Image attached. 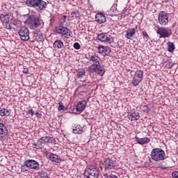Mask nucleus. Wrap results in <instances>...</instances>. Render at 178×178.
Wrapping results in <instances>:
<instances>
[{"instance_id":"aec40b11","label":"nucleus","mask_w":178,"mask_h":178,"mask_svg":"<svg viewBox=\"0 0 178 178\" xmlns=\"http://www.w3.org/2000/svg\"><path fill=\"white\" fill-rule=\"evenodd\" d=\"M47 2H45L44 0H38L36 10H44V9H47Z\"/></svg>"},{"instance_id":"39448f33","label":"nucleus","mask_w":178,"mask_h":178,"mask_svg":"<svg viewBox=\"0 0 178 178\" xmlns=\"http://www.w3.org/2000/svg\"><path fill=\"white\" fill-rule=\"evenodd\" d=\"M56 31L58 34H61V35L65 38H72V37H73V33L72 31L65 26H58L56 28Z\"/></svg>"},{"instance_id":"58836bf2","label":"nucleus","mask_w":178,"mask_h":178,"mask_svg":"<svg viewBox=\"0 0 178 178\" xmlns=\"http://www.w3.org/2000/svg\"><path fill=\"white\" fill-rule=\"evenodd\" d=\"M173 178H178V171H175L172 173Z\"/></svg>"},{"instance_id":"423d86ee","label":"nucleus","mask_w":178,"mask_h":178,"mask_svg":"<svg viewBox=\"0 0 178 178\" xmlns=\"http://www.w3.org/2000/svg\"><path fill=\"white\" fill-rule=\"evenodd\" d=\"M18 34L22 41H29V40H30V31H29V29L26 26L21 27Z\"/></svg>"},{"instance_id":"6ab92c4d","label":"nucleus","mask_w":178,"mask_h":178,"mask_svg":"<svg viewBox=\"0 0 178 178\" xmlns=\"http://www.w3.org/2000/svg\"><path fill=\"white\" fill-rule=\"evenodd\" d=\"M86 105H87L86 100L79 102L76 106V112H83L86 108Z\"/></svg>"},{"instance_id":"49530a36","label":"nucleus","mask_w":178,"mask_h":178,"mask_svg":"<svg viewBox=\"0 0 178 178\" xmlns=\"http://www.w3.org/2000/svg\"><path fill=\"white\" fill-rule=\"evenodd\" d=\"M105 52H106V49H104V54H105Z\"/></svg>"},{"instance_id":"6e6552de","label":"nucleus","mask_w":178,"mask_h":178,"mask_svg":"<svg viewBox=\"0 0 178 178\" xmlns=\"http://www.w3.org/2000/svg\"><path fill=\"white\" fill-rule=\"evenodd\" d=\"M159 24L161 26H166L169 23V17H168V13L165 11H161L158 16Z\"/></svg>"},{"instance_id":"bb28decb","label":"nucleus","mask_w":178,"mask_h":178,"mask_svg":"<svg viewBox=\"0 0 178 178\" xmlns=\"http://www.w3.org/2000/svg\"><path fill=\"white\" fill-rule=\"evenodd\" d=\"M21 172L23 173H26V172H29L30 170V168L29 167V164L27 163V161L26 160L23 165H21Z\"/></svg>"},{"instance_id":"2f4dec72","label":"nucleus","mask_w":178,"mask_h":178,"mask_svg":"<svg viewBox=\"0 0 178 178\" xmlns=\"http://www.w3.org/2000/svg\"><path fill=\"white\" fill-rule=\"evenodd\" d=\"M42 143H33V145L35 146L33 147V148H36V149H40L41 148H42V145H41Z\"/></svg>"},{"instance_id":"37998d69","label":"nucleus","mask_w":178,"mask_h":178,"mask_svg":"<svg viewBox=\"0 0 178 178\" xmlns=\"http://www.w3.org/2000/svg\"><path fill=\"white\" fill-rule=\"evenodd\" d=\"M109 177L110 178H118V176L115 175H113L111 174V175H109Z\"/></svg>"},{"instance_id":"a878e982","label":"nucleus","mask_w":178,"mask_h":178,"mask_svg":"<svg viewBox=\"0 0 178 178\" xmlns=\"http://www.w3.org/2000/svg\"><path fill=\"white\" fill-rule=\"evenodd\" d=\"M54 48H57V49H59L60 48H63L65 45L63 44V42L60 40H56L53 44Z\"/></svg>"},{"instance_id":"cd10ccee","label":"nucleus","mask_w":178,"mask_h":178,"mask_svg":"<svg viewBox=\"0 0 178 178\" xmlns=\"http://www.w3.org/2000/svg\"><path fill=\"white\" fill-rule=\"evenodd\" d=\"M83 131H84L83 130V127H81V126H80V125H76L73 129V133L74 134H81L83 133Z\"/></svg>"},{"instance_id":"2eb2a0df","label":"nucleus","mask_w":178,"mask_h":178,"mask_svg":"<svg viewBox=\"0 0 178 178\" xmlns=\"http://www.w3.org/2000/svg\"><path fill=\"white\" fill-rule=\"evenodd\" d=\"M135 140L136 143H138V144H140V145H144V144H148V143L151 141V139H149L148 137L138 138V136H136Z\"/></svg>"},{"instance_id":"f8f14e48","label":"nucleus","mask_w":178,"mask_h":178,"mask_svg":"<svg viewBox=\"0 0 178 178\" xmlns=\"http://www.w3.org/2000/svg\"><path fill=\"white\" fill-rule=\"evenodd\" d=\"M38 141L40 144H55L56 143L55 138L51 136H42Z\"/></svg>"},{"instance_id":"7ed1b4c3","label":"nucleus","mask_w":178,"mask_h":178,"mask_svg":"<svg viewBox=\"0 0 178 178\" xmlns=\"http://www.w3.org/2000/svg\"><path fill=\"white\" fill-rule=\"evenodd\" d=\"M87 71L89 73H97L99 76H104V74H105V68L104 67V65L92 64L88 67Z\"/></svg>"},{"instance_id":"473e14b6","label":"nucleus","mask_w":178,"mask_h":178,"mask_svg":"<svg viewBox=\"0 0 178 178\" xmlns=\"http://www.w3.org/2000/svg\"><path fill=\"white\" fill-rule=\"evenodd\" d=\"M143 35L144 40H146V41H148V38H149V35H148V33H147V31H143Z\"/></svg>"},{"instance_id":"c03bdc74","label":"nucleus","mask_w":178,"mask_h":178,"mask_svg":"<svg viewBox=\"0 0 178 178\" xmlns=\"http://www.w3.org/2000/svg\"><path fill=\"white\" fill-rule=\"evenodd\" d=\"M35 115H36L37 118H41V114L40 113L37 112L35 113Z\"/></svg>"},{"instance_id":"f3484780","label":"nucleus","mask_w":178,"mask_h":178,"mask_svg":"<svg viewBox=\"0 0 178 178\" xmlns=\"http://www.w3.org/2000/svg\"><path fill=\"white\" fill-rule=\"evenodd\" d=\"M88 60H90L92 65H101L99 64V60H101V58L98 57V56H95V55L88 56Z\"/></svg>"},{"instance_id":"c85d7f7f","label":"nucleus","mask_w":178,"mask_h":178,"mask_svg":"<svg viewBox=\"0 0 178 178\" xmlns=\"http://www.w3.org/2000/svg\"><path fill=\"white\" fill-rule=\"evenodd\" d=\"M175 44L172 42H168V51L169 52H173L175 51Z\"/></svg>"},{"instance_id":"4be33fe9","label":"nucleus","mask_w":178,"mask_h":178,"mask_svg":"<svg viewBox=\"0 0 178 178\" xmlns=\"http://www.w3.org/2000/svg\"><path fill=\"white\" fill-rule=\"evenodd\" d=\"M49 156L51 162H56V163H59V162H60V157L55 154L51 153Z\"/></svg>"},{"instance_id":"c756f323","label":"nucleus","mask_w":178,"mask_h":178,"mask_svg":"<svg viewBox=\"0 0 178 178\" xmlns=\"http://www.w3.org/2000/svg\"><path fill=\"white\" fill-rule=\"evenodd\" d=\"M34 38L38 42H41V41H42V40H44V37H42V35H36L34 36Z\"/></svg>"},{"instance_id":"e433bc0d","label":"nucleus","mask_w":178,"mask_h":178,"mask_svg":"<svg viewBox=\"0 0 178 178\" xmlns=\"http://www.w3.org/2000/svg\"><path fill=\"white\" fill-rule=\"evenodd\" d=\"M80 44H79V42H75L74 43V48L75 49H80Z\"/></svg>"},{"instance_id":"9b49d317","label":"nucleus","mask_w":178,"mask_h":178,"mask_svg":"<svg viewBox=\"0 0 178 178\" xmlns=\"http://www.w3.org/2000/svg\"><path fill=\"white\" fill-rule=\"evenodd\" d=\"M97 39L102 42H108V44H112V42H113V38L107 33L99 34L97 35Z\"/></svg>"},{"instance_id":"f257e3e1","label":"nucleus","mask_w":178,"mask_h":178,"mask_svg":"<svg viewBox=\"0 0 178 178\" xmlns=\"http://www.w3.org/2000/svg\"><path fill=\"white\" fill-rule=\"evenodd\" d=\"M28 27L31 30H37L41 29L44 26V22L37 15H31L27 19Z\"/></svg>"},{"instance_id":"4c0bfd02","label":"nucleus","mask_w":178,"mask_h":178,"mask_svg":"<svg viewBox=\"0 0 178 178\" xmlns=\"http://www.w3.org/2000/svg\"><path fill=\"white\" fill-rule=\"evenodd\" d=\"M26 113H28L29 115H31V116H33L34 115V111H33V109H28Z\"/></svg>"},{"instance_id":"f03ea898","label":"nucleus","mask_w":178,"mask_h":178,"mask_svg":"<svg viewBox=\"0 0 178 178\" xmlns=\"http://www.w3.org/2000/svg\"><path fill=\"white\" fill-rule=\"evenodd\" d=\"M150 156L153 161L159 162V161H163V159H165V151L159 148L153 149L151 152Z\"/></svg>"},{"instance_id":"b1692460","label":"nucleus","mask_w":178,"mask_h":178,"mask_svg":"<svg viewBox=\"0 0 178 178\" xmlns=\"http://www.w3.org/2000/svg\"><path fill=\"white\" fill-rule=\"evenodd\" d=\"M8 136V129L3 124L0 123V136Z\"/></svg>"},{"instance_id":"393cba45","label":"nucleus","mask_w":178,"mask_h":178,"mask_svg":"<svg viewBox=\"0 0 178 178\" xmlns=\"http://www.w3.org/2000/svg\"><path fill=\"white\" fill-rule=\"evenodd\" d=\"M128 118L130 120H138L140 119V113L134 112L128 115Z\"/></svg>"},{"instance_id":"de8ad7c7","label":"nucleus","mask_w":178,"mask_h":178,"mask_svg":"<svg viewBox=\"0 0 178 178\" xmlns=\"http://www.w3.org/2000/svg\"><path fill=\"white\" fill-rule=\"evenodd\" d=\"M165 2H168V1H169V0H164Z\"/></svg>"},{"instance_id":"5701e85b","label":"nucleus","mask_w":178,"mask_h":178,"mask_svg":"<svg viewBox=\"0 0 178 178\" xmlns=\"http://www.w3.org/2000/svg\"><path fill=\"white\" fill-rule=\"evenodd\" d=\"M134 34H136V29H128L125 37L127 40H130V38H131Z\"/></svg>"},{"instance_id":"ddd939ff","label":"nucleus","mask_w":178,"mask_h":178,"mask_svg":"<svg viewBox=\"0 0 178 178\" xmlns=\"http://www.w3.org/2000/svg\"><path fill=\"white\" fill-rule=\"evenodd\" d=\"M26 163H28V166L29 169H33V170H40V163L35 160L28 159L26 160Z\"/></svg>"},{"instance_id":"c9c22d12","label":"nucleus","mask_w":178,"mask_h":178,"mask_svg":"<svg viewBox=\"0 0 178 178\" xmlns=\"http://www.w3.org/2000/svg\"><path fill=\"white\" fill-rule=\"evenodd\" d=\"M79 16L78 12H72L71 13V17H77Z\"/></svg>"},{"instance_id":"20e7f679","label":"nucleus","mask_w":178,"mask_h":178,"mask_svg":"<svg viewBox=\"0 0 178 178\" xmlns=\"http://www.w3.org/2000/svg\"><path fill=\"white\" fill-rule=\"evenodd\" d=\"M144 77V72L143 70H138L135 72L132 79V84L134 87H137L143 81V78Z\"/></svg>"},{"instance_id":"ea45409f","label":"nucleus","mask_w":178,"mask_h":178,"mask_svg":"<svg viewBox=\"0 0 178 178\" xmlns=\"http://www.w3.org/2000/svg\"><path fill=\"white\" fill-rule=\"evenodd\" d=\"M58 111H65V106L62 105V104H60L59 106H58Z\"/></svg>"},{"instance_id":"1a4fd4ad","label":"nucleus","mask_w":178,"mask_h":178,"mask_svg":"<svg viewBox=\"0 0 178 178\" xmlns=\"http://www.w3.org/2000/svg\"><path fill=\"white\" fill-rule=\"evenodd\" d=\"M156 33L160 35L159 38H169L170 34H172L171 33H169L168 28L159 26H157Z\"/></svg>"},{"instance_id":"72a5a7b5","label":"nucleus","mask_w":178,"mask_h":178,"mask_svg":"<svg viewBox=\"0 0 178 178\" xmlns=\"http://www.w3.org/2000/svg\"><path fill=\"white\" fill-rule=\"evenodd\" d=\"M10 111L6 108H4L3 116H10Z\"/></svg>"},{"instance_id":"a19ab883","label":"nucleus","mask_w":178,"mask_h":178,"mask_svg":"<svg viewBox=\"0 0 178 178\" xmlns=\"http://www.w3.org/2000/svg\"><path fill=\"white\" fill-rule=\"evenodd\" d=\"M5 108L0 107V116H3V112Z\"/></svg>"},{"instance_id":"412c9836","label":"nucleus","mask_w":178,"mask_h":178,"mask_svg":"<svg viewBox=\"0 0 178 178\" xmlns=\"http://www.w3.org/2000/svg\"><path fill=\"white\" fill-rule=\"evenodd\" d=\"M38 1L39 0H27L26 5L27 6H30L31 8H34L35 9H37Z\"/></svg>"},{"instance_id":"4468645a","label":"nucleus","mask_w":178,"mask_h":178,"mask_svg":"<svg viewBox=\"0 0 178 178\" xmlns=\"http://www.w3.org/2000/svg\"><path fill=\"white\" fill-rule=\"evenodd\" d=\"M0 20L2 23H9L12 20V16L8 13H3L0 15Z\"/></svg>"},{"instance_id":"0eeeda50","label":"nucleus","mask_w":178,"mask_h":178,"mask_svg":"<svg viewBox=\"0 0 178 178\" xmlns=\"http://www.w3.org/2000/svg\"><path fill=\"white\" fill-rule=\"evenodd\" d=\"M84 175L87 178H98L99 172L97 168L90 167L86 169Z\"/></svg>"},{"instance_id":"f704fd0d","label":"nucleus","mask_w":178,"mask_h":178,"mask_svg":"<svg viewBox=\"0 0 178 178\" xmlns=\"http://www.w3.org/2000/svg\"><path fill=\"white\" fill-rule=\"evenodd\" d=\"M40 178H49V177H48V174L47 172H41Z\"/></svg>"},{"instance_id":"a18cd8bd","label":"nucleus","mask_w":178,"mask_h":178,"mask_svg":"<svg viewBox=\"0 0 178 178\" xmlns=\"http://www.w3.org/2000/svg\"><path fill=\"white\" fill-rule=\"evenodd\" d=\"M143 108H144V109H145V111H147L148 109V107L147 106H144Z\"/></svg>"},{"instance_id":"7c9ffc66","label":"nucleus","mask_w":178,"mask_h":178,"mask_svg":"<svg viewBox=\"0 0 178 178\" xmlns=\"http://www.w3.org/2000/svg\"><path fill=\"white\" fill-rule=\"evenodd\" d=\"M83 76H86V71L84 70H79L78 77H83Z\"/></svg>"},{"instance_id":"dca6fc26","label":"nucleus","mask_w":178,"mask_h":178,"mask_svg":"<svg viewBox=\"0 0 178 178\" xmlns=\"http://www.w3.org/2000/svg\"><path fill=\"white\" fill-rule=\"evenodd\" d=\"M104 49H106V52L104 53V54L106 56H109L111 52V48H109L108 47H104V46L99 45L98 47L99 54H104Z\"/></svg>"},{"instance_id":"a211bd4d","label":"nucleus","mask_w":178,"mask_h":178,"mask_svg":"<svg viewBox=\"0 0 178 178\" xmlns=\"http://www.w3.org/2000/svg\"><path fill=\"white\" fill-rule=\"evenodd\" d=\"M95 20L99 24H102V23H105V22H106V17H105V15L102 13H97L95 16Z\"/></svg>"},{"instance_id":"79ce46f5","label":"nucleus","mask_w":178,"mask_h":178,"mask_svg":"<svg viewBox=\"0 0 178 178\" xmlns=\"http://www.w3.org/2000/svg\"><path fill=\"white\" fill-rule=\"evenodd\" d=\"M23 73L25 74H29V70L27 68H24L22 70Z\"/></svg>"},{"instance_id":"9d476101","label":"nucleus","mask_w":178,"mask_h":178,"mask_svg":"<svg viewBox=\"0 0 178 178\" xmlns=\"http://www.w3.org/2000/svg\"><path fill=\"white\" fill-rule=\"evenodd\" d=\"M104 165L105 170H112L116 167V161L111 158H107L105 159Z\"/></svg>"}]
</instances>
